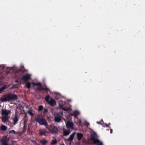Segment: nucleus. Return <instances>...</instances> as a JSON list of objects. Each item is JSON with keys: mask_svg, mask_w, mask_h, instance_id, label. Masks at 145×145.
I'll return each mask as SVG.
<instances>
[{"mask_svg": "<svg viewBox=\"0 0 145 145\" xmlns=\"http://www.w3.org/2000/svg\"><path fill=\"white\" fill-rule=\"evenodd\" d=\"M15 133H16V131L14 130H13L10 131L9 132V134L12 133V134H15Z\"/></svg>", "mask_w": 145, "mask_h": 145, "instance_id": "nucleus-29", "label": "nucleus"}, {"mask_svg": "<svg viewBox=\"0 0 145 145\" xmlns=\"http://www.w3.org/2000/svg\"><path fill=\"white\" fill-rule=\"evenodd\" d=\"M7 137H4L1 138L0 140V143L1 145H8L7 142Z\"/></svg>", "mask_w": 145, "mask_h": 145, "instance_id": "nucleus-8", "label": "nucleus"}, {"mask_svg": "<svg viewBox=\"0 0 145 145\" xmlns=\"http://www.w3.org/2000/svg\"><path fill=\"white\" fill-rule=\"evenodd\" d=\"M36 90L38 91H40L41 90H44L46 91H49V89L47 88L46 87H42L41 86H39L37 87L36 89Z\"/></svg>", "mask_w": 145, "mask_h": 145, "instance_id": "nucleus-12", "label": "nucleus"}, {"mask_svg": "<svg viewBox=\"0 0 145 145\" xmlns=\"http://www.w3.org/2000/svg\"><path fill=\"white\" fill-rule=\"evenodd\" d=\"M63 114V112H61V114Z\"/></svg>", "mask_w": 145, "mask_h": 145, "instance_id": "nucleus-38", "label": "nucleus"}, {"mask_svg": "<svg viewBox=\"0 0 145 145\" xmlns=\"http://www.w3.org/2000/svg\"><path fill=\"white\" fill-rule=\"evenodd\" d=\"M76 135L78 140H80L83 137V134L81 133H77Z\"/></svg>", "mask_w": 145, "mask_h": 145, "instance_id": "nucleus-17", "label": "nucleus"}, {"mask_svg": "<svg viewBox=\"0 0 145 145\" xmlns=\"http://www.w3.org/2000/svg\"><path fill=\"white\" fill-rule=\"evenodd\" d=\"M57 143V141L56 139H55L53 140H52V142H51V144L52 145H54L56 144Z\"/></svg>", "mask_w": 145, "mask_h": 145, "instance_id": "nucleus-22", "label": "nucleus"}, {"mask_svg": "<svg viewBox=\"0 0 145 145\" xmlns=\"http://www.w3.org/2000/svg\"><path fill=\"white\" fill-rule=\"evenodd\" d=\"M89 123H87V125H89Z\"/></svg>", "mask_w": 145, "mask_h": 145, "instance_id": "nucleus-37", "label": "nucleus"}, {"mask_svg": "<svg viewBox=\"0 0 145 145\" xmlns=\"http://www.w3.org/2000/svg\"><path fill=\"white\" fill-rule=\"evenodd\" d=\"M62 117L59 115H58L55 117L54 121L55 122L59 123L62 120Z\"/></svg>", "mask_w": 145, "mask_h": 145, "instance_id": "nucleus-11", "label": "nucleus"}, {"mask_svg": "<svg viewBox=\"0 0 145 145\" xmlns=\"http://www.w3.org/2000/svg\"><path fill=\"white\" fill-rule=\"evenodd\" d=\"M26 115H26V114H25V116H26Z\"/></svg>", "mask_w": 145, "mask_h": 145, "instance_id": "nucleus-39", "label": "nucleus"}, {"mask_svg": "<svg viewBox=\"0 0 145 145\" xmlns=\"http://www.w3.org/2000/svg\"><path fill=\"white\" fill-rule=\"evenodd\" d=\"M97 145H103V143L101 142H100Z\"/></svg>", "mask_w": 145, "mask_h": 145, "instance_id": "nucleus-34", "label": "nucleus"}, {"mask_svg": "<svg viewBox=\"0 0 145 145\" xmlns=\"http://www.w3.org/2000/svg\"><path fill=\"white\" fill-rule=\"evenodd\" d=\"M62 109L65 111H67L68 110V109L66 108L65 107H63Z\"/></svg>", "mask_w": 145, "mask_h": 145, "instance_id": "nucleus-32", "label": "nucleus"}, {"mask_svg": "<svg viewBox=\"0 0 145 145\" xmlns=\"http://www.w3.org/2000/svg\"><path fill=\"white\" fill-rule=\"evenodd\" d=\"M97 123L99 124H101V125H103V126H106V127H109L108 126V125L106 123H105V125L104 126L103 124L101 123V122L100 121H97Z\"/></svg>", "mask_w": 145, "mask_h": 145, "instance_id": "nucleus-25", "label": "nucleus"}, {"mask_svg": "<svg viewBox=\"0 0 145 145\" xmlns=\"http://www.w3.org/2000/svg\"><path fill=\"white\" fill-rule=\"evenodd\" d=\"M31 74L27 73L22 76L21 79L25 82H26L31 79Z\"/></svg>", "mask_w": 145, "mask_h": 145, "instance_id": "nucleus-5", "label": "nucleus"}, {"mask_svg": "<svg viewBox=\"0 0 145 145\" xmlns=\"http://www.w3.org/2000/svg\"><path fill=\"white\" fill-rule=\"evenodd\" d=\"M0 129L3 131H5L7 129V127L5 126L2 125L0 127Z\"/></svg>", "mask_w": 145, "mask_h": 145, "instance_id": "nucleus-19", "label": "nucleus"}, {"mask_svg": "<svg viewBox=\"0 0 145 145\" xmlns=\"http://www.w3.org/2000/svg\"><path fill=\"white\" fill-rule=\"evenodd\" d=\"M43 108V106L42 105H40L38 107V110L39 111H40L42 110Z\"/></svg>", "mask_w": 145, "mask_h": 145, "instance_id": "nucleus-26", "label": "nucleus"}, {"mask_svg": "<svg viewBox=\"0 0 145 145\" xmlns=\"http://www.w3.org/2000/svg\"><path fill=\"white\" fill-rule=\"evenodd\" d=\"M26 87L28 89H30L31 88V83L30 82H27L26 84Z\"/></svg>", "mask_w": 145, "mask_h": 145, "instance_id": "nucleus-23", "label": "nucleus"}, {"mask_svg": "<svg viewBox=\"0 0 145 145\" xmlns=\"http://www.w3.org/2000/svg\"><path fill=\"white\" fill-rule=\"evenodd\" d=\"M11 113V111L6 109H2L1 110V114L2 115L8 116Z\"/></svg>", "mask_w": 145, "mask_h": 145, "instance_id": "nucleus-7", "label": "nucleus"}, {"mask_svg": "<svg viewBox=\"0 0 145 145\" xmlns=\"http://www.w3.org/2000/svg\"><path fill=\"white\" fill-rule=\"evenodd\" d=\"M79 112L78 111L76 110L71 113V115L72 116H74L75 118H76L77 116L79 115Z\"/></svg>", "mask_w": 145, "mask_h": 145, "instance_id": "nucleus-16", "label": "nucleus"}, {"mask_svg": "<svg viewBox=\"0 0 145 145\" xmlns=\"http://www.w3.org/2000/svg\"><path fill=\"white\" fill-rule=\"evenodd\" d=\"M8 117L7 116H4L2 118V121L3 122H6L8 120Z\"/></svg>", "mask_w": 145, "mask_h": 145, "instance_id": "nucleus-18", "label": "nucleus"}, {"mask_svg": "<svg viewBox=\"0 0 145 145\" xmlns=\"http://www.w3.org/2000/svg\"><path fill=\"white\" fill-rule=\"evenodd\" d=\"M35 85H37V86H42L41 84L39 82L38 83H35Z\"/></svg>", "mask_w": 145, "mask_h": 145, "instance_id": "nucleus-30", "label": "nucleus"}, {"mask_svg": "<svg viewBox=\"0 0 145 145\" xmlns=\"http://www.w3.org/2000/svg\"><path fill=\"white\" fill-rule=\"evenodd\" d=\"M46 128L52 134H57L60 132L59 128L53 124H51L49 126H48Z\"/></svg>", "mask_w": 145, "mask_h": 145, "instance_id": "nucleus-2", "label": "nucleus"}, {"mask_svg": "<svg viewBox=\"0 0 145 145\" xmlns=\"http://www.w3.org/2000/svg\"><path fill=\"white\" fill-rule=\"evenodd\" d=\"M50 96L48 95L46 96L45 98V100L49 105L51 106H53L56 105V102L55 100L51 98L50 100H49L50 99Z\"/></svg>", "mask_w": 145, "mask_h": 145, "instance_id": "nucleus-4", "label": "nucleus"}, {"mask_svg": "<svg viewBox=\"0 0 145 145\" xmlns=\"http://www.w3.org/2000/svg\"><path fill=\"white\" fill-rule=\"evenodd\" d=\"M24 67L23 65H22L21 66V68L20 69H22V68H24Z\"/></svg>", "mask_w": 145, "mask_h": 145, "instance_id": "nucleus-35", "label": "nucleus"}, {"mask_svg": "<svg viewBox=\"0 0 145 145\" xmlns=\"http://www.w3.org/2000/svg\"><path fill=\"white\" fill-rule=\"evenodd\" d=\"M7 86L4 85L0 88V93L2 92L5 89H6Z\"/></svg>", "mask_w": 145, "mask_h": 145, "instance_id": "nucleus-20", "label": "nucleus"}, {"mask_svg": "<svg viewBox=\"0 0 145 145\" xmlns=\"http://www.w3.org/2000/svg\"><path fill=\"white\" fill-rule=\"evenodd\" d=\"M28 113L31 116H33L34 115V114L32 113L31 110H29L28 111Z\"/></svg>", "mask_w": 145, "mask_h": 145, "instance_id": "nucleus-27", "label": "nucleus"}, {"mask_svg": "<svg viewBox=\"0 0 145 145\" xmlns=\"http://www.w3.org/2000/svg\"><path fill=\"white\" fill-rule=\"evenodd\" d=\"M59 106L60 108H61V109H62L64 107H63V105L61 104H59Z\"/></svg>", "mask_w": 145, "mask_h": 145, "instance_id": "nucleus-31", "label": "nucleus"}, {"mask_svg": "<svg viewBox=\"0 0 145 145\" xmlns=\"http://www.w3.org/2000/svg\"><path fill=\"white\" fill-rule=\"evenodd\" d=\"M110 133H112V131H112V129H110Z\"/></svg>", "mask_w": 145, "mask_h": 145, "instance_id": "nucleus-36", "label": "nucleus"}, {"mask_svg": "<svg viewBox=\"0 0 145 145\" xmlns=\"http://www.w3.org/2000/svg\"><path fill=\"white\" fill-rule=\"evenodd\" d=\"M17 96L14 94H5L1 97L0 100L2 102L9 101L11 100H17Z\"/></svg>", "mask_w": 145, "mask_h": 145, "instance_id": "nucleus-1", "label": "nucleus"}, {"mask_svg": "<svg viewBox=\"0 0 145 145\" xmlns=\"http://www.w3.org/2000/svg\"><path fill=\"white\" fill-rule=\"evenodd\" d=\"M20 71L22 72H27L28 70H26L24 68H22V69H20Z\"/></svg>", "mask_w": 145, "mask_h": 145, "instance_id": "nucleus-24", "label": "nucleus"}, {"mask_svg": "<svg viewBox=\"0 0 145 145\" xmlns=\"http://www.w3.org/2000/svg\"><path fill=\"white\" fill-rule=\"evenodd\" d=\"M35 121L41 125H44L46 128L48 126V123L40 115H37L35 118Z\"/></svg>", "mask_w": 145, "mask_h": 145, "instance_id": "nucleus-3", "label": "nucleus"}, {"mask_svg": "<svg viewBox=\"0 0 145 145\" xmlns=\"http://www.w3.org/2000/svg\"><path fill=\"white\" fill-rule=\"evenodd\" d=\"M40 142L42 145H44L46 144L47 142V141L46 140H41L40 141Z\"/></svg>", "mask_w": 145, "mask_h": 145, "instance_id": "nucleus-21", "label": "nucleus"}, {"mask_svg": "<svg viewBox=\"0 0 145 145\" xmlns=\"http://www.w3.org/2000/svg\"><path fill=\"white\" fill-rule=\"evenodd\" d=\"M72 131L67 129V130H64L63 132V135L64 136H66L68 135Z\"/></svg>", "mask_w": 145, "mask_h": 145, "instance_id": "nucleus-13", "label": "nucleus"}, {"mask_svg": "<svg viewBox=\"0 0 145 145\" xmlns=\"http://www.w3.org/2000/svg\"><path fill=\"white\" fill-rule=\"evenodd\" d=\"M18 119L19 118L18 116L16 114H15L14 117L12 118L14 125H15L17 123L18 121Z\"/></svg>", "mask_w": 145, "mask_h": 145, "instance_id": "nucleus-10", "label": "nucleus"}, {"mask_svg": "<svg viewBox=\"0 0 145 145\" xmlns=\"http://www.w3.org/2000/svg\"><path fill=\"white\" fill-rule=\"evenodd\" d=\"M97 145H103V143L101 142H100Z\"/></svg>", "mask_w": 145, "mask_h": 145, "instance_id": "nucleus-33", "label": "nucleus"}, {"mask_svg": "<svg viewBox=\"0 0 145 145\" xmlns=\"http://www.w3.org/2000/svg\"><path fill=\"white\" fill-rule=\"evenodd\" d=\"M66 126L67 129L72 131L73 129V123L72 122L67 121L66 123Z\"/></svg>", "mask_w": 145, "mask_h": 145, "instance_id": "nucleus-6", "label": "nucleus"}, {"mask_svg": "<svg viewBox=\"0 0 145 145\" xmlns=\"http://www.w3.org/2000/svg\"><path fill=\"white\" fill-rule=\"evenodd\" d=\"M76 133L74 132L69 137L67 140L68 141H72Z\"/></svg>", "mask_w": 145, "mask_h": 145, "instance_id": "nucleus-14", "label": "nucleus"}, {"mask_svg": "<svg viewBox=\"0 0 145 145\" xmlns=\"http://www.w3.org/2000/svg\"><path fill=\"white\" fill-rule=\"evenodd\" d=\"M1 107V105H0V107Z\"/></svg>", "mask_w": 145, "mask_h": 145, "instance_id": "nucleus-40", "label": "nucleus"}, {"mask_svg": "<svg viewBox=\"0 0 145 145\" xmlns=\"http://www.w3.org/2000/svg\"><path fill=\"white\" fill-rule=\"evenodd\" d=\"M48 109L47 108H44L43 109V113L44 114H45V113H47L48 112Z\"/></svg>", "mask_w": 145, "mask_h": 145, "instance_id": "nucleus-28", "label": "nucleus"}, {"mask_svg": "<svg viewBox=\"0 0 145 145\" xmlns=\"http://www.w3.org/2000/svg\"><path fill=\"white\" fill-rule=\"evenodd\" d=\"M48 132L47 131H46V129L44 130H39V135L42 136V135H46V133H48Z\"/></svg>", "mask_w": 145, "mask_h": 145, "instance_id": "nucleus-15", "label": "nucleus"}, {"mask_svg": "<svg viewBox=\"0 0 145 145\" xmlns=\"http://www.w3.org/2000/svg\"><path fill=\"white\" fill-rule=\"evenodd\" d=\"M90 139L93 141V143L94 144H98L101 142L98 139L95 138V137L93 136L91 137Z\"/></svg>", "mask_w": 145, "mask_h": 145, "instance_id": "nucleus-9", "label": "nucleus"}]
</instances>
